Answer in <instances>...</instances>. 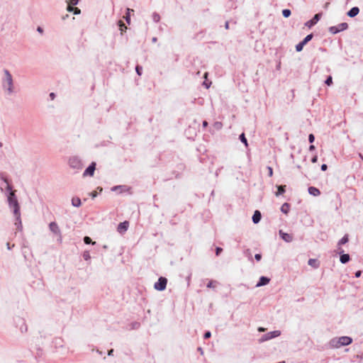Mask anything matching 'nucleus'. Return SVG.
Masks as SVG:
<instances>
[{
  "instance_id": "obj_1",
  "label": "nucleus",
  "mask_w": 363,
  "mask_h": 363,
  "mask_svg": "<svg viewBox=\"0 0 363 363\" xmlns=\"http://www.w3.org/2000/svg\"><path fill=\"white\" fill-rule=\"evenodd\" d=\"M1 179L2 182L0 184V189L2 192H4L7 197V201L10 208H13V212L16 217L15 225L16 226L17 230L21 231L22 229V222L21 218L20 206L16 196L15 191L13 190L12 185L6 177L1 175Z\"/></svg>"
},
{
  "instance_id": "obj_2",
  "label": "nucleus",
  "mask_w": 363,
  "mask_h": 363,
  "mask_svg": "<svg viewBox=\"0 0 363 363\" xmlns=\"http://www.w3.org/2000/svg\"><path fill=\"white\" fill-rule=\"evenodd\" d=\"M4 77L2 79V87L7 91L9 94L13 93V84L12 75L8 69H4Z\"/></svg>"
},
{
  "instance_id": "obj_3",
  "label": "nucleus",
  "mask_w": 363,
  "mask_h": 363,
  "mask_svg": "<svg viewBox=\"0 0 363 363\" xmlns=\"http://www.w3.org/2000/svg\"><path fill=\"white\" fill-rule=\"evenodd\" d=\"M69 166L75 170L76 172H78L83 168V164L79 157L77 156H72L69 159L68 161Z\"/></svg>"
},
{
  "instance_id": "obj_4",
  "label": "nucleus",
  "mask_w": 363,
  "mask_h": 363,
  "mask_svg": "<svg viewBox=\"0 0 363 363\" xmlns=\"http://www.w3.org/2000/svg\"><path fill=\"white\" fill-rule=\"evenodd\" d=\"M50 230L57 238V240L62 242V233L61 230L55 222H51L49 224Z\"/></svg>"
},
{
  "instance_id": "obj_5",
  "label": "nucleus",
  "mask_w": 363,
  "mask_h": 363,
  "mask_svg": "<svg viewBox=\"0 0 363 363\" xmlns=\"http://www.w3.org/2000/svg\"><path fill=\"white\" fill-rule=\"evenodd\" d=\"M280 335H281L280 330H274V331H272L267 334L263 335L259 341V342H263L269 340L271 339H273L274 337H279Z\"/></svg>"
},
{
  "instance_id": "obj_6",
  "label": "nucleus",
  "mask_w": 363,
  "mask_h": 363,
  "mask_svg": "<svg viewBox=\"0 0 363 363\" xmlns=\"http://www.w3.org/2000/svg\"><path fill=\"white\" fill-rule=\"evenodd\" d=\"M167 279L165 277H161L158 281L155 283L154 288L157 291H164L166 289Z\"/></svg>"
},
{
  "instance_id": "obj_7",
  "label": "nucleus",
  "mask_w": 363,
  "mask_h": 363,
  "mask_svg": "<svg viewBox=\"0 0 363 363\" xmlns=\"http://www.w3.org/2000/svg\"><path fill=\"white\" fill-rule=\"evenodd\" d=\"M348 24L347 23H341L335 26H331L329 28V31L333 34H336L340 31L347 30Z\"/></svg>"
},
{
  "instance_id": "obj_8",
  "label": "nucleus",
  "mask_w": 363,
  "mask_h": 363,
  "mask_svg": "<svg viewBox=\"0 0 363 363\" xmlns=\"http://www.w3.org/2000/svg\"><path fill=\"white\" fill-rule=\"evenodd\" d=\"M96 169V163L91 162V164L85 169L83 173V177H92L94 175V171Z\"/></svg>"
},
{
  "instance_id": "obj_9",
  "label": "nucleus",
  "mask_w": 363,
  "mask_h": 363,
  "mask_svg": "<svg viewBox=\"0 0 363 363\" xmlns=\"http://www.w3.org/2000/svg\"><path fill=\"white\" fill-rule=\"evenodd\" d=\"M321 16H322V14L320 13H316L311 20L307 21L305 23V26L308 27V28H311V27L313 26L320 19Z\"/></svg>"
},
{
  "instance_id": "obj_10",
  "label": "nucleus",
  "mask_w": 363,
  "mask_h": 363,
  "mask_svg": "<svg viewBox=\"0 0 363 363\" xmlns=\"http://www.w3.org/2000/svg\"><path fill=\"white\" fill-rule=\"evenodd\" d=\"M129 223L128 221H124L120 223L118 225L117 230L119 233H124L128 228Z\"/></svg>"
},
{
  "instance_id": "obj_11",
  "label": "nucleus",
  "mask_w": 363,
  "mask_h": 363,
  "mask_svg": "<svg viewBox=\"0 0 363 363\" xmlns=\"http://www.w3.org/2000/svg\"><path fill=\"white\" fill-rule=\"evenodd\" d=\"M338 341L340 342L342 346L349 345L352 343V340L348 336H342L338 337Z\"/></svg>"
},
{
  "instance_id": "obj_12",
  "label": "nucleus",
  "mask_w": 363,
  "mask_h": 363,
  "mask_svg": "<svg viewBox=\"0 0 363 363\" xmlns=\"http://www.w3.org/2000/svg\"><path fill=\"white\" fill-rule=\"evenodd\" d=\"M280 237L286 242H291L293 240V236L289 233L279 230Z\"/></svg>"
},
{
  "instance_id": "obj_13",
  "label": "nucleus",
  "mask_w": 363,
  "mask_h": 363,
  "mask_svg": "<svg viewBox=\"0 0 363 363\" xmlns=\"http://www.w3.org/2000/svg\"><path fill=\"white\" fill-rule=\"evenodd\" d=\"M339 253L341 254L340 261L342 264H346L350 261V255L348 254H342L344 251L339 247Z\"/></svg>"
},
{
  "instance_id": "obj_14",
  "label": "nucleus",
  "mask_w": 363,
  "mask_h": 363,
  "mask_svg": "<svg viewBox=\"0 0 363 363\" xmlns=\"http://www.w3.org/2000/svg\"><path fill=\"white\" fill-rule=\"evenodd\" d=\"M269 281H270V279L268 277H261L259 278V281L257 283L256 286L259 287V286L267 285V284H269Z\"/></svg>"
},
{
  "instance_id": "obj_15",
  "label": "nucleus",
  "mask_w": 363,
  "mask_h": 363,
  "mask_svg": "<svg viewBox=\"0 0 363 363\" xmlns=\"http://www.w3.org/2000/svg\"><path fill=\"white\" fill-rule=\"evenodd\" d=\"M262 218L261 213L259 211H255L253 216H252V221L254 223L257 224L258 223Z\"/></svg>"
},
{
  "instance_id": "obj_16",
  "label": "nucleus",
  "mask_w": 363,
  "mask_h": 363,
  "mask_svg": "<svg viewBox=\"0 0 363 363\" xmlns=\"http://www.w3.org/2000/svg\"><path fill=\"white\" fill-rule=\"evenodd\" d=\"M308 193L314 196H318L320 194V191L318 189L314 186H310L308 189Z\"/></svg>"
},
{
  "instance_id": "obj_17",
  "label": "nucleus",
  "mask_w": 363,
  "mask_h": 363,
  "mask_svg": "<svg viewBox=\"0 0 363 363\" xmlns=\"http://www.w3.org/2000/svg\"><path fill=\"white\" fill-rule=\"evenodd\" d=\"M359 12V9L358 7H353L348 12H347V16L352 18V17H354L356 16Z\"/></svg>"
},
{
  "instance_id": "obj_18",
  "label": "nucleus",
  "mask_w": 363,
  "mask_h": 363,
  "mask_svg": "<svg viewBox=\"0 0 363 363\" xmlns=\"http://www.w3.org/2000/svg\"><path fill=\"white\" fill-rule=\"evenodd\" d=\"M330 345L334 348H339L342 346L340 342L338 341V337L332 339L330 341Z\"/></svg>"
},
{
  "instance_id": "obj_19",
  "label": "nucleus",
  "mask_w": 363,
  "mask_h": 363,
  "mask_svg": "<svg viewBox=\"0 0 363 363\" xmlns=\"http://www.w3.org/2000/svg\"><path fill=\"white\" fill-rule=\"evenodd\" d=\"M21 320V318L19 316L16 317L13 319V322H14L16 327L18 328L19 330H21V332H23V324H21V325L20 324Z\"/></svg>"
},
{
  "instance_id": "obj_20",
  "label": "nucleus",
  "mask_w": 363,
  "mask_h": 363,
  "mask_svg": "<svg viewBox=\"0 0 363 363\" xmlns=\"http://www.w3.org/2000/svg\"><path fill=\"white\" fill-rule=\"evenodd\" d=\"M72 205L74 207H79L82 205L80 199L79 197H73L72 199Z\"/></svg>"
},
{
  "instance_id": "obj_21",
  "label": "nucleus",
  "mask_w": 363,
  "mask_h": 363,
  "mask_svg": "<svg viewBox=\"0 0 363 363\" xmlns=\"http://www.w3.org/2000/svg\"><path fill=\"white\" fill-rule=\"evenodd\" d=\"M308 264L313 267V268L316 269L319 267V264L317 259H309Z\"/></svg>"
},
{
  "instance_id": "obj_22",
  "label": "nucleus",
  "mask_w": 363,
  "mask_h": 363,
  "mask_svg": "<svg viewBox=\"0 0 363 363\" xmlns=\"http://www.w3.org/2000/svg\"><path fill=\"white\" fill-rule=\"evenodd\" d=\"M126 189H127L126 186L119 185V186H115L112 187L111 191H116L120 190V192H122L123 191H125Z\"/></svg>"
},
{
  "instance_id": "obj_23",
  "label": "nucleus",
  "mask_w": 363,
  "mask_h": 363,
  "mask_svg": "<svg viewBox=\"0 0 363 363\" xmlns=\"http://www.w3.org/2000/svg\"><path fill=\"white\" fill-rule=\"evenodd\" d=\"M133 11H134V10L132 9H129V8L127 9V12H126L125 16L124 18L128 24H130V12H133Z\"/></svg>"
},
{
  "instance_id": "obj_24",
  "label": "nucleus",
  "mask_w": 363,
  "mask_h": 363,
  "mask_svg": "<svg viewBox=\"0 0 363 363\" xmlns=\"http://www.w3.org/2000/svg\"><path fill=\"white\" fill-rule=\"evenodd\" d=\"M349 239H348V235H345V236H343L338 242L337 245L338 246H340L342 245H344L345 243H347L348 242Z\"/></svg>"
},
{
  "instance_id": "obj_25",
  "label": "nucleus",
  "mask_w": 363,
  "mask_h": 363,
  "mask_svg": "<svg viewBox=\"0 0 363 363\" xmlns=\"http://www.w3.org/2000/svg\"><path fill=\"white\" fill-rule=\"evenodd\" d=\"M289 205L287 203H284L282 206H281V211L284 213H287L288 211H289Z\"/></svg>"
},
{
  "instance_id": "obj_26",
  "label": "nucleus",
  "mask_w": 363,
  "mask_h": 363,
  "mask_svg": "<svg viewBox=\"0 0 363 363\" xmlns=\"http://www.w3.org/2000/svg\"><path fill=\"white\" fill-rule=\"evenodd\" d=\"M278 191L276 193L277 196L281 195L285 192V186H278Z\"/></svg>"
},
{
  "instance_id": "obj_27",
  "label": "nucleus",
  "mask_w": 363,
  "mask_h": 363,
  "mask_svg": "<svg viewBox=\"0 0 363 363\" xmlns=\"http://www.w3.org/2000/svg\"><path fill=\"white\" fill-rule=\"evenodd\" d=\"M313 35L312 33L306 35V38L302 40L303 43L306 45L313 38Z\"/></svg>"
},
{
  "instance_id": "obj_28",
  "label": "nucleus",
  "mask_w": 363,
  "mask_h": 363,
  "mask_svg": "<svg viewBox=\"0 0 363 363\" xmlns=\"http://www.w3.org/2000/svg\"><path fill=\"white\" fill-rule=\"evenodd\" d=\"M152 20L155 23L159 22L160 20V16L156 12L153 13H152Z\"/></svg>"
},
{
  "instance_id": "obj_29",
  "label": "nucleus",
  "mask_w": 363,
  "mask_h": 363,
  "mask_svg": "<svg viewBox=\"0 0 363 363\" xmlns=\"http://www.w3.org/2000/svg\"><path fill=\"white\" fill-rule=\"evenodd\" d=\"M240 140L242 143H243L245 145V147H247L248 144H247V140L245 138V135L244 133H242L240 135Z\"/></svg>"
},
{
  "instance_id": "obj_30",
  "label": "nucleus",
  "mask_w": 363,
  "mask_h": 363,
  "mask_svg": "<svg viewBox=\"0 0 363 363\" xmlns=\"http://www.w3.org/2000/svg\"><path fill=\"white\" fill-rule=\"evenodd\" d=\"M84 242L86 245H89V244L94 245L96 243V242H92L91 239L88 236H85L84 238Z\"/></svg>"
},
{
  "instance_id": "obj_31",
  "label": "nucleus",
  "mask_w": 363,
  "mask_h": 363,
  "mask_svg": "<svg viewBox=\"0 0 363 363\" xmlns=\"http://www.w3.org/2000/svg\"><path fill=\"white\" fill-rule=\"evenodd\" d=\"M118 26L121 32L125 31L127 29V27L122 21H118Z\"/></svg>"
},
{
  "instance_id": "obj_32",
  "label": "nucleus",
  "mask_w": 363,
  "mask_h": 363,
  "mask_svg": "<svg viewBox=\"0 0 363 363\" xmlns=\"http://www.w3.org/2000/svg\"><path fill=\"white\" fill-rule=\"evenodd\" d=\"M304 45H305L303 43V42H302V41H301V42H300L299 43H298V44L296 45V50L297 52H301V51L303 50V46H304Z\"/></svg>"
},
{
  "instance_id": "obj_33",
  "label": "nucleus",
  "mask_w": 363,
  "mask_h": 363,
  "mask_svg": "<svg viewBox=\"0 0 363 363\" xmlns=\"http://www.w3.org/2000/svg\"><path fill=\"white\" fill-rule=\"evenodd\" d=\"M291 12L289 9H284L282 11V15L284 16V17L285 18H288L290 16Z\"/></svg>"
},
{
  "instance_id": "obj_34",
  "label": "nucleus",
  "mask_w": 363,
  "mask_h": 363,
  "mask_svg": "<svg viewBox=\"0 0 363 363\" xmlns=\"http://www.w3.org/2000/svg\"><path fill=\"white\" fill-rule=\"evenodd\" d=\"M83 258L85 260H89L91 258L90 254L89 251H84L83 253Z\"/></svg>"
},
{
  "instance_id": "obj_35",
  "label": "nucleus",
  "mask_w": 363,
  "mask_h": 363,
  "mask_svg": "<svg viewBox=\"0 0 363 363\" xmlns=\"http://www.w3.org/2000/svg\"><path fill=\"white\" fill-rule=\"evenodd\" d=\"M67 4H70L72 6H75L78 4L79 0H66Z\"/></svg>"
},
{
  "instance_id": "obj_36",
  "label": "nucleus",
  "mask_w": 363,
  "mask_h": 363,
  "mask_svg": "<svg viewBox=\"0 0 363 363\" xmlns=\"http://www.w3.org/2000/svg\"><path fill=\"white\" fill-rule=\"evenodd\" d=\"M325 83L328 85V86H330L332 84H333V78L331 76H329L326 80L325 81Z\"/></svg>"
},
{
  "instance_id": "obj_37",
  "label": "nucleus",
  "mask_w": 363,
  "mask_h": 363,
  "mask_svg": "<svg viewBox=\"0 0 363 363\" xmlns=\"http://www.w3.org/2000/svg\"><path fill=\"white\" fill-rule=\"evenodd\" d=\"M135 70H136V72H137V74H138V75H141V74H142V70H143L142 67L138 66H138H136V67H135Z\"/></svg>"
},
{
  "instance_id": "obj_38",
  "label": "nucleus",
  "mask_w": 363,
  "mask_h": 363,
  "mask_svg": "<svg viewBox=\"0 0 363 363\" xmlns=\"http://www.w3.org/2000/svg\"><path fill=\"white\" fill-rule=\"evenodd\" d=\"M315 140V137L313 134H310L308 135V141L310 143H313Z\"/></svg>"
},
{
  "instance_id": "obj_39",
  "label": "nucleus",
  "mask_w": 363,
  "mask_h": 363,
  "mask_svg": "<svg viewBox=\"0 0 363 363\" xmlns=\"http://www.w3.org/2000/svg\"><path fill=\"white\" fill-rule=\"evenodd\" d=\"M267 170H268V174H269V177H272L273 175V169L271 167H267Z\"/></svg>"
},
{
  "instance_id": "obj_40",
  "label": "nucleus",
  "mask_w": 363,
  "mask_h": 363,
  "mask_svg": "<svg viewBox=\"0 0 363 363\" xmlns=\"http://www.w3.org/2000/svg\"><path fill=\"white\" fill-rule=\"evenodd\" d=\"M73 13L75 15L79 14L81 13V10L78 9L77 7H74L73 10Z\"/></svg>"
},
{
  "instance_id": "obj_41",
  "label": "nucleus",
  "mask_w": 363,
  "mask_h": 363,
  "mask_svg": "<svg viewBox=\"0 0 363 363\" xmlns=\"http://www.w3.org/2000/svg\"><path fill=\"white\" fill-rule=\"evenodd\" d=\"M222 251H223V249L221 247H217L216 249V255L218 256Z\"/></svg>"
},
{
  "instance_id": "obj_42",
  "label": "nucleus",
  "mask_w": 363,
  "mask_h": 363,
  "mask_svg": "<svg viewBox=\"0 0 363 363\" xmlns=\"http://www.w3.org/2000/svg\"><path fill=\"white\" fill-rule=\"evenodd\" d=\"M211 336V333L209 331H207L204 333L203 337L204 339H208Z\"/></svg>"
},
{
  "instance_id": "obj_43",
  "label": "nucleus",
  "mask_w": 363,
  "mask_h": 363,
  "mask_svg": "<svg viewBox=\"0 0 363 363\" xmlns=\"http://www.w3.org/2000/svg\"><path fill=\"white\" fill-rule=\"evenodd\" d=\"M214 282L215 281H210L208 282V284H207V287L208 288H214L215 287V286L213 285Z\"/></svg>"
},
{
  "instance_id": "obj_44",
  "label": "nucleus",
  "mask_w": 363,
  "mask_h": 363,
  "mask_svg": "<svg viewBox=\"0 0 363 363\" xmlns=\"http://www.w3.org/2000/svg\"><path fill=\"white\" fill-rule=\"evenodd\" d=\"M74 6L70 5V4H68L67 6V10L69 11V12H73V10H74Z\"/></svg>"
},
{
  "instance_id": "obj_45",
  "label": "nucleus",
  "mask_w": 363,
  "mask_h": 363,
  "mask_svg": "<svg viewBox=\"0 0 363 363\" xmlns=\"http://www.w3.org/2000/svg\"><path fill=\"white\" fill-rule=\"evenodd\" d=\"M255 258L257 261H260L262 259V255L260 254H256L255 255Z\"/></svg>"
},
{
  "instance_id": "obj_46",
  "label": "nucleus",
  "mask_w": 363,
  "mask_h": 363,
  "mask_svg": "<svg viewBox=\"0 0 363 363\" xmlns=\"http://www.w3.org/2000/svg\"><path fill=\"white\" fill-rule=\"evenodd\" d=\"M317 161H318V156L317 155L313 156V158L311 159V162L313 163H315Z\"/></svg>"
},
{
  "instance_id": "obj_47",
  "label": "nucleus",
  "mask_w": 363,
  "mask_h": 363,
  "mask_svg": "<svg viewBox=\"0 0 363 363\" xmlns=\"http://www.w3.org/2000/svg\"><path fill=\"white\" fill-rule=\"evenodd\" d=\"M215 126H216L217 128H221V126H222V123H220V122H216V123H215Z\"/></svg>"
},
{
  "instance_id": "obj_48",
  "label": "nucleus",
  "mask_w": 363,
  "mask_h": 363,
  "mask_svg": "<svg viewBox=\"0 0 363 363\" xmlns=\"http://www.w3.org/2000/svg\"><path fill=\"white\" fill-rule=\"evenodd\" d=\"M328 169V166L325 164L321 165V170L325 171Z\"/></svg>"
},
{
  "instance_id": "obj_49",
  "label": "nucleus",
  "mask_w": 363,
  "mask_h": 363,
  "mask_svg": "<svg viewBox=\"0 0 363 363\" xmlns=\"http://www.w3.org/2000/svg\"><path fill=\"white\" fill-rule=\"evenodd\" d=\"M361 274H362V272H361L360 270L357 271V272H355V277H356L357 278L361 276Z\"/></svg>"
},
{
  "instance_id": "obj_50",
  "label": "nucleus",
  "mask_w": 363,
  "mask_h": 363,
  "mask_svg": "<svg viewBox=\"0 0 363 363\" xmlns=\"http://www.w3.org/2000/svg\"><path fill=\"white\" fill-rule=\"evenodd\" d=\"M92 198H95L96 196H97V193L96 191H92L91 194H90Z\"/></svg>"
},
{
  "instance_id": "obj_51",
  "label": "nucleus",
  "mask_w": 363,
  "mask_h": 363,
  "mask_svg": "<svg viewBox=\"0 0 363 363\" xmlns=\"http://www.w3.org/2000/svg\"><path fill=\"white\" fill-rule=\"evenodd\" d=\"M50 97L51 98L52 100H53L55 97V94L54 93H50Z\"/></svg>"
},
{
  "instance_id": "obj_52",
  "label": "nucleus",
  "mask_w": 363,
  "mask_h": 363,
  "mask_svg": "<svg viewBox=\"0 0 363 363\" xmlns=\"http://www.w3.org/2000/svg\"><path fill=\"white\" fill-rule=\"evenodd\" d=\"M315 146H314L313 145H311L309 146V150H310V151L314 150H315Z\"/></svg>"
},
{
  "instance_id": "obj_53",
  "label": "nucleus",
  "mask_w": 363,
  "mask_h": 363,
  "mask_svg": "<svg viewBox=\"0 0 363 363\" xmlns=\"http://www.w3.org/2000/svg\"><path fill=\"white\" fill-rule=\"evenodd\" d=\"M113 349L110 350L108 352V356H111V355H113Z\"/></svg>"
},
{
  "instance_id": "obj_54",
  "label": "nucleus",
  "mask_w": 363,
  "mask_h": 363,
  "mask_svg": "<svg viewBox=\"0 0 363 363\" xmlns=\"http://www.w3.org/2000/svg\"><path fill=\"white\" fill-rule=\"evenodd\" d=\"M37 30L40 33L43 32V30L41 27H38Z\"/></svg>"
},
{
  "instance_id": "obj_55",
  "label": "nucleus",
  "mask_w": 363,
  "mask_h": 363,
  "mask_svg": "<svg viewBox=\"0 0 363 363\" xmlns=\"http://www.w3.org/2000/svg\"><path fill=\"white\" fill-rule=\"evenodd\" d=\"M203 86H205L207 89H208V88H209V86H210V84H208V83H206V82H205L203 83Z\"/></svg>"
},
{
  "instance_id": "obj_56",
  "label": "nucleus",
  "mask_w": 363,
  "mask_h": 363,
  "mask_svg": "<svg viewBox=\"0 0 363 363\" xmlns=\"http://www.w3.org/2000/svg\"><path fill=\"white\" fill-rule=\"evenodd\" d=\"M202 125H203V127H204V128H205V127H207V126H208V123H207V121H204L203 122Z\"/></svg>"
},
{
  "instance_id": "obj_57",
  "label": "nucleus",
  "mask_w": 363,
  "mask_h": 363,
  "mask_svg": "<svg viewBox=\"0 0 363 363\" xmlns=\"http://www.w3.org/2000/svg\"><path fill=\"white\" fill-rule=\"evenodd\" d=\"M264 330H265V328H264L260 327L258 328V331H259V332H264Z\"/></svg>"
},
{
  "instance_id": "obj_58",
  "label": "nucleus",
  "mask_w": 363,
  "mask_h": 363,
  "mask_svg": "<svg viewBox=\"0 0 363 363\" xmlns=\"http://www.w3.org/2000/svg\"><path fill=\"white\" fill-rule=\"evenodd\" d=\"M6 246H7L8 250H11V246L9 242L6 243Z\"/></svg>"
},
{
  "instance_id": "obj_59",
  "label": "nucleus",
  "mask_w": 363,
  "mask_h": 363,
  "mask_svg": "<svg viewBox=\"0 0 363 363\" xmlns=\"http://www.w3.org/2000/svg\"><path fill=\"white\" fill-rule=\"evenodd\" d=\"M225 27L226 29H228L229 28V23L228 21L225 22Z\"/></svg>"
},
{
  "instance_id": "obj_60",
  "label": "nucleus",
  "mask_w": 363,
  "mask_h": 363,
  "mask_svg": "<svg viewBox=\"0 0 363 363\" xmlns=\"http://www.w3.org/2000/svg\"><path fill=\"white\" fill-rule=\"evenodd\" d=\"M157 38H156V37H154V38H152V41L153 43H155V42L157 41Z\"/></svg>"
},
{
  "instance_id": "obj_61",
  "label": "nucleus",
  "mask_w": 363,
  "mask_h": 363,
  "mask_svg": "<svg viewBox=\"0 0 363 363\" xmlns=\"http://www.w3.org/2000/svg\"><path fill=\"white\" fill-rule=\"evenodd\" d=\"M3 146V144L2 143L0 142V147H1Z\"/></svg>"
},
{
  "instance_id": "obj_62",
  "label": "nucleus",
  "mask_w": 363,
  "mask_h": 363,
  "mask_svg": "<svg viewBox=\"0 0 363 363\" xmlns=\"http://www.w3.org/2000/svg\"><path fill=\"white\" fill-rule=\"evenodd\" d=\"M207 74H208V73H207V72H206V73H205V74H204V77H207Z\"/></svg>"
}]
</instances>
